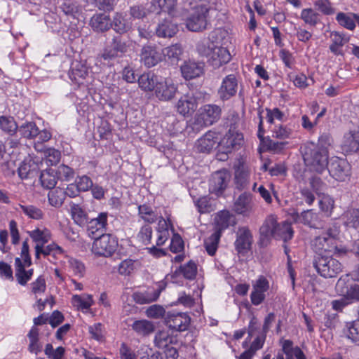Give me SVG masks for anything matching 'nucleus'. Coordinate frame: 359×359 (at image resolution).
<instances>
[{
	"label": "nucleus",
	"mask_w": 359,
	"mask_h": 359,
	"mask_svg": "<svg viewBox=\"0 0 359 359\" xmlns=\"http://www.w3.org/2000/svg\"><path fill=\"white\" fill-rule=\"evenodd\" d=\"M333 140L328 133L320 135L318 144H309L302 148L305 165L311 170L321 173L327 166L328 152Z\"/></svg>",
	"instance_id": "obj_1"
},
{
	"label": "nucleus",
	"mask_w": 359,
	"mask_h": 359,
	"mask_svg": "<svg viewBox=\"0 0 359 359\" xmlns=\"http://www.w3.org/2000/svg\"><path fill=\"white\" fill-rule=\"evenodd\" d=\"M209 1L187 0L190 6H193L192 12L186 20V26L189 30L191 32H201L206 29Z\"/></svg>",
	"instance_id": "obj_2"
},
{
	"label": "nucleus",
	"mask_w": 359,
	"mask_h": 359,
	"mask_svg": "<svg viewBox=\"0 0 359 359\" xmlns=\"http://www.w3.org/2000/svg\"><path fill=\"white\" fill-rule=\"evenodd\" d=\"M339 233V226L334 225L326 233L313 239L311 246L316 252V256H323V252L328 254L334 250H337L340 252L336 244V237Z\"/></svg>",
	"instance_id": "obj_3"
},
{
	"label": "nucleus",
	"mask_w": 359,
	"mask_h": 359,
	"mask_svg": "<svg viewBox=\"0 0 359 359\" xmlns=\"http://www.w3.org/2000/svg\"><path fill=\"white\" fill-rule=\"evenodd\" d=\"M313 266L317 273L325 278H334L343 269L341 262L328 254L323 256H316L313 262Z\"/></svg>",
	"instance_id": "obj_4"
},
{
	"label": "nucleus",
	"mask_w": 359,
	"mask_h": 359,
	"mask_svg": "<svg viewBox=\"0 0 359 359\" xmlns=\"http://www.w3.org/2000/svg\"><path fill=\"white\" fill-rule=\"evenodd\" d=\"M118 241L111 234H102L95 239L92 245V252L99 257H111L116 250Z\"/></svg>",
	"instance_id": "obj_5"
},
{
	"label": "nucleus",
	"mask_w": 359,
	"mask_h": 359,
	"mask_svg": "<svg viewBox=\"0 0 359 359\" xmlns=\"http://www.w3.org/2000/svg\"><path fill=\"white\" fill-rule=\"evenodd\" d=\"M178 92V83L171 77H160L154 91L155 97L160 101H171Z\"/></svg>",
	"instance_id": "obj_6"
},
{
	"label": "nucleus",
	"mask_w": 359,
	"mask_h": 359,
	"mask_svg": "<svg viewBox=\"0 0 359 359\" xmlns=\"http://www.w3.org/2000/svg\"><path fill=\"white\" fill-rule=\"evenodd\" d=\"M325 169L332 177L339 182H345L349 180L351 176V165L345 159L338 157H332L327 162V166Z\"/></svg>",
	"instance_id": "obj_7"
},
{
	"label": "nucleus",
	"mask_w": 359,
	"mask_h": 359,
	"mask_svg": "<svg viewBox=\"0 0 359 359\" xmlns=\"http://www.w3.org/2000/svg\"><path fill=\"white\" fill-rule=\"evenodd\" d=\"M349 281L348 275L341 276L337 280L335 290L339 295L346 297L351 304L354 301H359V285L350 283Z\"/></svg>",
	"instance_id": "obj_8"
},
{
	"label": "nucleus",
	"mask_w": 359,
	"mask_h": 359,
	"mask_svg": "<svg viewBox=\"0 0 359 359\" xmlns=\"http://www.w3.org/2000/svg\"><path fill=\"white\" fill-rule=\"evenodd\" d=\"M221 111L216 104H205L199 109L196 123L200 127L210 126L219 119Z\"/></svg>",
	"instance_id": "obj_9"
},
{
	"label": "nucleus",
	"mask_w": 359,
	"mask_h": 359,
	"mask_svg": "<svg viewBox=\"0 0 359 359\" xmlns=\"http://www.w3.org/2000/svg\"><path fill=\"white\" fill-rule=\"evenodd\" d=\"M43 168V162L42 157L29 155L20 163L18 168V175L21 179H27L36 175L39 170Z\"/></svg>",
	"instance_id": "obj_10"
},
{
	"label": "nucleus",
	"mask_w": 359,
	"mask_h": 359,
	"mask_svg": "<svg viewBox=\"0 0 359 359\" xmlns=\"http://www.w3.org/2000/svg\"><path fill=\"white\" fill-rule=\"evenodd\" d=\"M243 143V135L235 128H230L222 138L218 146L219 149L225 154L238 149Z\"/></svg>",
	"instance_id": "obj_11"
},
{
	"label": "nucleus",
	"mask_w": 359,
	"mask_h": 359,
	"mask_svg": "<svg viewBox=\"0 0 359 359\" xmlns=\"http://www.w3.org/2000/svg\"><path fill=\"white\" fill-rule=\"evenodd\" d=\"M252 286L251 302L253 305L258 306L264 301L266 293L270 288V283L265 276H259L252 282Z\"/></svg>",
	"instance_id": "obj_12"
},
{
	"label": "nucleus",
	"mask_w": 359,
	"mask_h": 359,
	"mask_svg": "<svg viewBox=\"0 0 359 359\" xmlns=\"http://www.w3.org/2000/svg\"><path fill=\"white\" fill-rule=\"evenodd\" d=\"M223 34L222 30L215 29L209 34L208 37L202 39L196 46L198 54L209 58L215 46L219 43L220 38Z\"/></svg>",
	"instance_id": "obj_13"
},
{
	"label": "nucleus",
	"mask_w": 359,
	"mask_h": 359,
	"mask_svg": "<svg viewBox=\"0 0 359 359\" xmlns=\"http://www.w3.org/2000/svg\"><path fill=\"white\" fill-rule=\"evenodd\" d=\"M89 68L83 63L76 62L69 73L70 79L79 86L88 87L91 83L92 76Z\"/></svg>",
	"instance_id": "obj_14"
},
{
	"label": "nucleus",
	"mask_w": 359,
	"mask_h": 359,
	"mask_svg": "<svg viewBox=\"0 0 359 359\" xmlns=\"http://www.w3.org/2000/svg\"><path fill=\"white\" fill-rule=\"evenodd\" d=\"M231 175L226 170H220L212 175L209 183V189L211 193L220 196L227 187Z\"/></svg>",
	"instance_id": "obj_15"
},
{
	"label": "nucleus",
	"mask_w": 359,
	"mask_h": 359,
	"mask_svg": "<svg viewBox=\"0 0 359 359\" xmlns=\"http://www.w3.org/2000/svg\"><path fill=\"white\" fill-rule=\"evenodd\" d=\"M140 61L147 68L157 65L163 61L161 49L155 46H144L140 53Z\"/></svg>",
	"instance_id": "obj_16"
},
{
	"label": "nucleus",
	"mask_w": 359,
	"mask_h": 359,
	"mask_svg": "<svg viewBox=\"0 0 359 359\" xmlns=\"http://www.w3.org/2000/svg\"><path fill=\"white\" fill-rule=\"evenodd\" d=\"M233 211L244 217H249L254 211V203L250 194L243 193L233 203Z\"/></svg>",
	"instance_id": "obj_17"
},
{
	"label": "nucleus",
	"mask_w": 359,
	"mask_h": 359,
	"mask_svg": "<svg viewBox=\"0 0 359 359\" xmlns=\"http://www.w3.org/2000/svg\"><path fill=\"white\" fill-rule=\"evenodd\" d=\"M197 106V99L192 93L182 95L175 104L177 111L183 116L191 114Z\"/></svg>",
	"instance_id": "obj_18"
},
{
	"label": "nucleus",
	"mask_w": 359,
	"mask_h": 359,
	"mask_svg": "<svg viewBox=\"0 0 359 359\" xmlns=\"http://www.w3.org/2000/svg\"><path fill=\"white\" fill-rule=\"evenodd\" d=\"M165 323L170 329L182 332L188 328L190 318L185 313H169L166 316Z\"/></svg>",
	"instance_id": "obj_19"
},
{
	"label": "nucleus",
	"mask_w": 359,
	"mask_h": 359,
	"mask_svg": "<svg viewBox=\"0 0 359 359\" xmlns=\"http://www.w3.org/2000/svg\"><path fill=\"white\" fill-rule=\"evenodd\" d=\"M238 89V81L233 74L226 76L221 83L218 89V95L222 100H228L233 97Z\"/></svg>",
	"instance_id": "obj_20"
},
{
	"label": "nucleus",
	"mask_w": 359,
	"mask_h": 359,
	"mask_svg": "<svg viewBox=\"0 0 359 359\" xmlns=\"http://www.w3.org/2000/svg\"><path fill=\"white\" fill-rule=\"evenodd\" d=\"M182 77L185 80H191L203 75L204 65L192 60H185L180 66Z\"/></svg>",
	"instance_id": "obj_21"
},
{
	"label": "nucleus",
	"mask_w": 359,
	"mask_h": 359,
	"mask_svg": "<svg viewBox=\"0 0 359 359\" xmlns=\"http://www.w3.org/2000/svg\"><path fill=\"white\" fill-rule=\"evenodd\" d=\"M72 307L83 313L90 312L91 307L95 302L92 294L83 293L81 294H73L70 299Z\"/></svg>",
	"instance_id": "obj_22"
},
{
	"label": "nucleus",
	"mask_w": 359,
	"mask_h": 359,
	"mask_svg": "<svg viewBox=\"0 0 359 359\" xmlns=\"http://www.w3.org/2000/svg\"><path fill=\"white\" fill-rule=\"evenodd\" d=\"M127 50L126 44L119 39H114L111 46H107L102 54V57L108 62L121 57Z\"/></svg>",
	"instance_id": "obj_23"
},
{
	"label": "nucleus",
	"mask_w": 359,
	"mask_h": 359,
	"mask_svg": "<svg viewBox=\"0 0 359 359\" xmlns=\"http://www.w3.org/2000/svg\"><path fill=\"white\" fill-rule=\"evenodd\" d=\"M218 140V134L210 130L197 140L195 146L198 151L209 152L219 144Z\"/></svg>",
	"instance_id": "obj_24"
},
{
	"label": "nucleus",
	"mask_w": 359,
	"mask_h": 359,
	"mask_svg": "<svg viewBox=\"0 0 359 359\" xmlns=\"http://www.w3.org/2000/svg\"><path fill=\"white\" fill-rule=\"evenodd\" d=\"M231 56L227 48L219 46L218 44L214 48L208 60L215 67H219L231 60Z\"/></svg>",
	"instance_id": "obj_25"
},
{
	"label": "nucleus",
	"mask_w": 359,
	"mask_h": 359,
	"mask_svg": "<svg viewBox=\"0 0 359 359\" xmlns=\"http://www.w3.org/2000/svg\"><path fill=\"white\" fill-rule=\"evenodd\" d=\"M341 147L346 154L356 152L359 149V130H350L346 133Z\"/></svg>",
	"instance_id": "obj_26"
},
{
	"label": "nucleus",
	"mask_w": 359,
	"mask_h": 359,
	"mask_svg": "<svg viewBox=\"0 0 359 359\" xmlns=\"http://www.w3.org/2000/svg\"><path fill=\"white\" fill-rule=\"evenodd\" d=\"M215 224L216 228L215 231L221 233L229 226H234L236 224V220L235 216L230 213L229 211L222 210L215 216Z\"/></svg>",
	"instance_id": "obj_27"
},
{
	"label": "nucleus",
	"mask_w": 359,
	"mask_h": 359,
	"mask_svg": "<svg viewBox=\"0 0 359 359\" xmlns=\"http://www.w3.org/2000/svg\"><path fill=\"white\" fill-rule=\"evenodd\" d=\"M160 79L157 75L152 72L143 73L138 79L139 87L144 92L155 91L158 82Z\"/></svg>",
	"instance_id": "obj_28"
},
{
	"label": "nucleus",
	"mask_w": 359,
	"mask_h": 359,
	"mask_svg": "<svg viewBox=\"0 0 359 359\" xmlns=\"http://www.w3.org/2000/svg\"><path fill=\"white\" fill-rule=\"evenodd\" d=\"M130 327L140 337H147L155 330L154 323L146 319L135 320Z\"/></svg>",
	"instance_id": "obj_29"
},
{
	"label": "nucleus",
	"mask_w": 359,
	"mask_h": 359,
	"mask_svg": "<svg viewBox=\"0 0 359 359\" xmlns=\"http://www.w3.org/2000/svg\"><path fill=\"white\" fill-rule=\"evenodd\" d=\"M252 242V237L250 231L245 228L239 229L238 237L235 242L236 248L239 253H244L250 250Z\"/></svg>",
	"instance_id": "obj_30"
},
{
	"label": "nucleus",
	"mask_w": 359,
	"mask_h": 359,
	"mask_svg": "<svg viewBox=\"0 0 359 359\" xmlns=\"http://www.w3.org/2000/svg\"><path fill=\"white\" fill-rule=\"evenodd\" d=\"M278 225L277 217L274 215H269L260 228L261 236L268 238L273 237V235L281 234L278 231Z\"/></svg>",
	"instance_id": "obj_31"
},
{
	"label": "nucleus",
	"mask_w": 359,
	"mask_h": 359,
	"mask_svg": "<svg viewBox=\"0 0 359 359\" xmlns=\"http://www.w3.org/2000/svg\"><path fill=\"white\" fill-rule=\"evenodd\" d=\"M90 25L94 31L102 32L111 27V22L108 15L95 14L91 18Z\"/></svg>",
	"instance_id": "obj_32"
},
{
	"label": "nucleus",
	"mask_w": 359,
	"mask_h": 359,
	"mask_svg": "<svg viewBox=\"0 0 359 359\" xmlns=\"http://www.w3.org/2000/svg\"><path fill=\"white\" fill-rule=\"evenodd\" d=\"M28 234L35 245H45L51 239L50 231L44 226L36 227L28 231Z\"/></svg>",
	"instance_id": "obj_33"
},
{
	"label": "nucleus",
	"mask_w": 359,
	"mask_h": 359,
	"mask_svg": "<svg viewBox=\"0 0 359 359\" xmlns=\"http://www.w3.org/2000/svg\"><path fill=\"white\" fill-rule=\"evenodd\" d=\"M34 251L35 257L37 259H40L41 255L46 257L50 255L57 256L64 254L63 249L55 243H50L46 246L45 245H35Z\"/></svg>",
	"instance_id": "obj_34"
},
{
	"label": "nucleus",
	"mask_w": 359,
	"mask_h": 359,
	"mask_svg": "<svg viewBox=\"0 0 359 359\" xmlns=\"http://www.w3.org/2000/svg\"><path fill=\"white\" fill-rule=\"evenodd\" d=\"M177 31V25L173 22L170 19H165L158 24L156 32L159 37L170 38L175 36Z\"/></svg>",
	"instance_id": "obj_35"
},
{
	"label": "nucleus",
	"mask_w": 359,
	"mask_h": 359,
	"mask_svg": "<svg viewBox=\"0 0 359 359\" xmlns=\"http://www.w3.org/2000/svg\"><path fill=\"white\" fill-rule=\"evenodd\" d=\"M330 37L332 41L330 46L331 52L337 55H342L341 48L348 41L349 39L346 37L344 34L335 31L330 33Z\"/></svg>",
	"instance_id": "obj_36"
},
{
	"label": "nucleus",
	"mask_w": 359,
	"mask_h": 359,
	"mask_svg": "<svg viewBox=\"0 0 359 359\" xmlns=\"http://www.w3.org/2000/svg\"><path fill=\"white\" fill-rule=\"evenodd\" d=\"M234 168L236 180L243 186L249 180L250 168L243 158L238 159Z\"/></svg>",
	"instance_id": "obj_37"
},
{
	"label": "nucleus",
	"mask_w": 359,
	"mask_h": 359,
	"mask_svg": "<svg viewBox=\"0 0 359 359\" xmlns=\"http://www.w3.org/2000/svg\"><path fill=\"white\" fill-rule=\"evenodd\" d=\"M142 267L141 262L138 259H126L118 264V272L122 276H130Z\"/></svg>",
	"instance_id": "obj_38"
},
{
	"label": "nucleus",
	"mask_w": 359,
	"mask_h": 359,
	"mask_svg": "<svg viewBox=\"0 0 359 359\" xmlns=\"http://www.w3.org/2000/svg\"><path fill=\"white\" fill-rule=\"evenodd\" d=\"M161 290L148 289L144 292H136L133 294L134 301L138 304H144L156 301Z\"/></svg>",
	"instance_id": "obj_39"
},
{
	"label": "nucleus",
	"mask_w": 359,
	"mask_h": 359,
	"mask_svg": "<svg viewBox=\"0 0 359 359\" xmlns=\"http://www.w3.org/2000/svg\"><path fill=\"white\" fill-rule=\"evenodd\" d=\"M177 0H153L151 3V12L168 13L172 14Z\"/></svg>",
	"instance_id": "obj_40"
},
{
	"label": "nucleus",
	"mask_w": 359,
	"mask_h": 359,
	"mask_svg": "<svg viewBox=\"0 0 359 359\" xmlns=\"http://www.w3.org/2000/svg\"><path fill=\"white\" fill-rule=\"evenodd\" d=\"M132 22L130 19L126 18L122 13H116L114 16L111 27L118 34H124L132 28Z\"/></svg>",
	"instance_id": "obj_41"
},
{
	"label": "nucleus",
	"mask_w": 359,
	"mask_h": 359,
	"mask_svg": "<svg viewBox=\"0 0 359 359\" xmlns=\"http://www.w3.org/2000/svg\"><path fill=\"white\" fill-rule=\"evenodd\" d=\"M336 20L341 27L352 31L355 28V22L359 20V16L352 13L339 12L336 15Z\"/></svg>",
	"instance_id": "obj_42"
},
{
	"label": "nucleus",
	"mask_w": 359,
	"mask_h": 359,
	"mask_svg": "<svg viewBox=\"0 0 359 359\" xmlns=\"http://www.w3.org/2000/svg\"><path fill=\"white\" fill-rule=\"evenodd\" d=\"M161 49L163 61L168 60L171 62H176L182 54V48L180 44L175 43Z\"/></svg>",
	"instance_id": "obj_43"
},
{
	"label": "nucleus",
	"mask_w": 359,
	"mask_h": 359,
	"mask_svg": "<svg viewBox=\"0 0 359 359\" xmlns=\"http://www.w3.org/2000/svg\"><path fill=\"white\" fill-rule=\"evenodd\" d=\"M175 338L168 330H159L155 335L154 344L158 348L164 349L174 343Z\"/></svg>",
	"instance_id": "obj_44"
},
{
	"label": "nucleus",
	"mask_w": 359,
	"mask_h": 359,
	"mask_svg": "<svg viewBox=\"0 0 359 359\" xmlns=\"http://www.w3.org/2000/svg\"><path fill=\"white\" fill-rule=\"evenodd\" d=\"M290 214L294 221H299L311 227L314 226L315 222L318 218L317 215L312 210L304 211L300 215H299L298 212L295 210L290 212Z\"/></svg>",
	"instance_id": "obj_45"
},
{
	"label": "nucleus",
	"mask_w": 359,
	"mask_h": 359,
	"mask_svg": "<svg viewBox=\"0 0 359 359\" xmlns=\"http://www.w3.org/2000/svg\"><path fill=\"white\" fill-rule=\"evenodd\" d=\"M15 264L16 269L15 276L18 283L22 285H25L31 278L32 276V270L25 271V267L29 266V265H25V264H22L21 259L18 257L15 258Z\"/></svg>",
	"instance_id": "obj_46"
},
{
	"label": "nucleus",
	"mask_w": 359,
	"mask_h": 359,
	"mask_svg": "<svg viewBox=\"0 0 359 359\" xmlns=\"http://www.w3.org/2000/svg\"><path fill=\"white\" fill-rule=\"evenodd\" d=\"M107 224V213L101 212L97 217L92 219L88 224V230L90 233L94 234L97 231H104Z\"/></svg>",
	"instance_id": "obj_47"
},
{
	"label": "nucleus",
	"mask_w": 359,
	"mask_h": 359,
	"mask_svg": "<svg viewBox=\"0 0 359 359\" xmlns=\"http://www.w3.org/2000/svg\"><path fill=\"white\" fill-rule=\"evenodd\" d=\"M40 181L43 187L46 189L54 188L57 181L55 169L48 168L43 170L41 173Z\"/></svg>",
	"instance_id": "obj_48"
},
{
	"label": "nucleus",
	"mask_w": 359,
	"mask_h": 359,
	"mask_svg": "<svg viewBox=\"0 0 359 359\" xmlns=\"http://www.w3.org/2000/svg\"><path fill=\"white\" fill-rule=\"evenodd\" d=\"M17 210L32 219L39 220L44 216L43 210L33 205H19Z\"/></svg>",
	"instance_id": "obj_49"
},
{
	"label": "nucleus",
	"mask_w": 359,
	"mask_h": 359,
	"mask_svg": "<svg viewBox=\"0 0 359 359\" xmlns=\"http://www.w3.org/2000/svg\"><path fill=\"white\" fill-rule=\"evenodd\" d=\"M48 198L50 205L59 208L62 205L65 199V194L62 189L57 187L49 191Z\"/></svg>",
	"instance_id": "obj_50"
},
{
	"label": "nucleus",
	"mask_w": 359,
	"mask_h": 359,
	"mask_svg": "<svg viewBox=\"0 0 359 359\" xmlns=\"http://www.w3.org/2000/svg\"><path fill=\"white\" fill-rule=\"evenodd\" d=\"M344 219L346 226L357 228L359 226V210L355 208L348 209L344 214Z\"/></svg>",
	"instance_id": "obj_51"
},
{
	"label": "nucleus",
	"mask_w": 359,
	"mask_h": 359,
	"mask_svg": "<svg viewBox=\"0 0 359 359\" xmlns=\"http://www.w3.org/2000/svg\"><path fill=\"white\" fill-rule=\"evenodd\" d=\"M43 157H42V160L43 163H45L46 165H56L60 160L61 154L60 152L55 149L53 148H48L43 151Z\"/></svg>",
	"instance_id": "obj_52"
},
{
	"label": "nucleus",
	"mask_w": 359,
	"mask_h": 359,
	"mask_svg": "<svg viewBox=\"0 0 359 359\" xmlns=\"http://www.w3.org/2000/svg\"><path fill=\"white\" fill-rule=\"evenodd\" d=\"M71 215L76 224L83 226L87 222V215L86 212L76 204L71 206Z\"/></svg>",
	"instance_id": "obj_53"
},
{
	"label": "nucleus",
	"mask_w": 359,
	"mask_h": 359,
	"mask_svg": "<svg viewBox=\"0 0 359 359\" xmlns=\"http://www.w3.org/2000/svg\"><path fill=\"white\" fill-rule=\"evenodd\" d=\"M344 333L353 342H359V320L347 323Z\"/></svg>",
	"instance_id": "obj_54"
},
{
	"label": "nucleus",
	"mask_w": 359,
	"mask_h": 359,
	"mask_svg": "<svg viewBox=\"0 0 359 359\" xmlns=\"http://www.w3.org/2000/svg\"><path fill=\"white\" fill-rule=\"evenodd\" d=\"M220 236V232L215 231L210 237L205 240L204 246L207 252L210 255H215L217 249Z\"/></svg>",
	"instance_id": "obj_55"
},
{
	"label": "nucleus",
	"mask_w": 359,
	"mask_h": 359,
	"mask_svg": "<svg viewBox=\"0 0 359 359\" xmlns=\"http://www.w3.org/2000/svg\"><path fill=\"white\" fill-rule=\"evenodd\" d=\"M67 264L69 271L73 273L74 276L79 278L84 276L86 268L81 262L74 258H69Z\"/></svg>",
	"instance_id": "obj_56"
},
{
	"label": "nucleus",
	"mask_w": 359,
	"mask_h": 359,
	"mask_svg": "<svg viewBox=\"0 0 359 359\" xmlns=\"http://www.w3.org/2000/svg\"><path fill=\"white\" fill-rule=\"evenodd\" d=\"M39 331L35 327H32L29 334L28 338L29 340V350L30 352L35 354L38 353L41 349V346L39 343L38 339Z\"/></svg>",
	"instance_id": "obj_57"
},
{
	"label": "nucleus",
	"mask_w": 359,
	"mask_h": 359,
	"mask_svg": "<svg viewBox=\"0 0 359 359\" xmlns=\"http://www.w3.org/2000/svg\"><path fill=\"white\" fill-rule=\"evenodd\" d=\"M278 231L281 234L273 235V238L282 239L285 242L290 240L293 236V230L291 227V224L287 222H283V223L279 224Z\"/></svg>",
	"instance_id": "obj_58"
},
{
	"label": "nucleus",
	"mask_w": 359,
	"mask_h": 359,
	"mask_svg": "<svg viewBox=\"0 0 359 359\" xmlns=\"http://www.w3.org/2000/svg\"><path fill=\"white\" fill-rule=\"evenodd\" d=\"M271 130L272 137L280 140L290 138L292 134L291 128L283 125L275 126Z\"/></svg>",
	"instance_id": "obj_59"
},
{
	"label": "nucleus",
	"mask_w": 359,
	"mask_h": 359,
	"mask_svg": "<svg viewBox=\"0 0 359 359\" xmlns=\"http://www.w3.org/2000/svg\"><path fill=\"white\" fill-rule=\"evenodd\" d=\"M300 18L306 24L311 26H315L318 21V14L312 8H304Z\"/></svg>",
	"instance_id": "obj_60"
},
{
	"label": "nucleus",
	"mask_w": 359,
	"mask_h": 359,
	"mask_svg": "<svg viewBox=\"0 0 359 359\" xmlns=\"http://www.w3.org/2000/svg\"><path fill=\"white\" fill-rule=\"evenodd\" d=\"M138 210L140 217L145 222L153 223L158 218L157 214L152 210L151 207L147 205H140Z\"/></svg>",
	"instance_id": "obj_61"
},
{
	"label": "nucleus",
	"mask_w": 359,
	"mask_h": 359,
	"mask_svg": "<svg viewBox=\"0 0 359 359\" xmlns=\"http://www.w3.org/2000/svg\"><path fill=\"white\" fill-rule=\"evenodd\" d=\"M19 132L26 138H33L37 136L38 128L34 123L27 122L20 126Z\"/></svg>",
	"instance_id": "obj_62"
},
{
	"label": "nucleus",
	"mask_w": 359,
	"mask_h": 359,
	"mask_svg": "<svg viewBox=\"0 0 359 359\" xmlns=\"http://www.w3.org/2000/svg\"><path fill=\"white\" fill-rule=\"evenodd\" d=\"M334 205V201L333 198L328 195H323L319 200L320 209L327 216H330L332 214Z\"/></svg>",
	"instance_id": "obj_63"
},
{
	"label": "nucleus",
	"mask_w": 359,
	"mask_h": 359,
	"mask_svg": "<svg viewBox=\"0 0 359 359\" xmlns=\"http://www.w3.org/2000/svg\"><path fill=\"white\" fill-rule=\"evenodd\" d=\"M57 180L69 181L74 176V171L70 167L65 165H60L55 169Z\"/></svg>",
	"instance_id": "obj_64"
}]
</instances>
